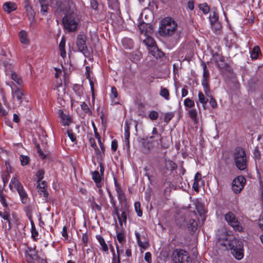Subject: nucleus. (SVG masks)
<instances>
[{"mask_svg":"<svg viewBox=\"0 0 263 263\" xmlns=\"http://www.w3.org/2000/svg\"><path fill=\"white\" fill-rule=\"evenodd\" d=\"M219 239L226 241L224 246H227L231 250L233 256L238 260H240L243 257V245L239 239L235 238L233 235L228 234L224 232L222 236Z\"/></svg>","mask_w":263,"mask_h":263,"instance_id":"1","label":"nucleus"},{"mask_svg":"<svg viewBox=\"0 0 263 263\" xmlns=\"http://www.w3.org/2000/svg\"><path fill=\"white\" fill-rule=\"evenodd\" d=\"M177 27V23L170 17L163 18L160 22L159 33L162 36H170L174 34Z\"/></svg>","mask_w":263,"mask_h":263,"instance_id":"2","label":"nucleus"},{"mask_svg":"<svg viewBox=\"0 0 263 263\" xmlns=\"http://www.w3.org/2000/svg\"><path fill=\"white\" fill-rule=\"evenodd\" d=\"M233 159L236 167L240 171H245L248 166V160L243 148L237 147L233 153Z\"/></svg>","mask_w":263,"mask_h":263,"instance_id":"3","label":"nucleus"},{"mask_svg":"<svg viewBox=\"0 0 263 263\" xmlns=\"http://www.w3.org/2000/svg\"><path fill=\"white\" fill-rule=\"evenodd\" d=\"M9 186L10 188L14 187L17 191L22 202L25 204L27 202L28 200V196L25 190L22 183L16 178L11 179Z\"/></svg>","mask_w":263,"mask_h":263,"instance_id":"4","label":"nucleus"},{"mask_svg":"<svg viewBox=\"0 0 263 263\" xmlns=\"http://www.w3.org/2000/svg\"><path fill=\"white\" fill-rule=\"evenodd\" d=\"M172 257L175 263H190L191 262L188 253L182 249L174 250Z\"/></svg>","mask_w":263,"mask_h":263,"instance_id":"5","label":"nucleus"},{"mask_svg":"<svg viewBox=\"0 0 263 263\" xmlns=\"http://www.w3.org/2000/svg\"><path fill=\"white\" fill-rule=\"evenodd\" d=\"M224 218L228 224L233 228L235 231L238 232H243L244 231V228L233 213L229 212L226 214Z\"/></svg>","mask_w":263,"mask_h":263,"instance_id":"6","label":"nucleus"},{"mask_svg":"<svg viewBox=\"0 0 263 263\" xmlns=\"http://www.w3.org/2000/svg\"><path fill=\"white\" fill-rule=\"evenodd\" d=\"M64 28L69 32H74L77 29L78 22L73 14H67L63 18Z\"/></svg>","mask_w":263,"mask_h":263,"instance_id":"7","label":"nucleus"},{"mask_svg":"<svg viewBox=\"0 0 263 263\" xmlns=\"http://www.w3.org/2000/svg\"><path fill=\"white\" fill-rule=\"evenodd\" d=\"M246 179L241 175L235 178L232 183V191L236 194L239 193L243 189Z\"/></svg>","mask_w":263,"mask_h":263,"instance_id":"8","label":"nucleus"},{"mask_svg":"<svg viewBox=\"0 0 263 263\" xmlns=\"http://www.w3.org/2000/svg\"><path fill=\"white\" fill-rule=\"evenodd\" d=\"M25 95V91L21 88H17L14 91L12 90V96L14 106L15 107L20 106Z\"/></svg>","mask_w":263,"mask_h":263,"instance_id":"9","label":"nucleus"},{"mask_svg":"<svg viewBox=\"0 0 263 263\" xmlns=\"http://www.w3.org/2000/svg\"><path fill=\"white\" fill-rule=\"evenodd\" d=\"M87 36L84 33H80L78 34L77 39L76 45L79 50L83 53L88 51V48L86 46V42Z\"/></svg>","mask_w":263,"mask_h":263,"instance_id":"10","label":"nucleus"},{"mask_svg":"<svg viewBox=\"0 0 263 263\" xmlns=\"http://www.w3.org/2000/svg\"><path fill=\"white\" fill-rule=\"evenodd\" d=\"M183 219V223L179 224V227L181 228H187L188 230L192 233H195L198 227V223L197 221L193 219H190L187 220L183 218H182Z\"/></svg>","mask_w":263,"mask_h":263,"instance_id":"11","label":"nucleus"},{"mask_svg":"<svg viewBox=\"0 0 263 263\" xmlns=\"http://www.w3.org/2000/svg\"><path fill=\"white\" fill-rule=\"evenodd\" d=\"M177 167V165L174 161L165 160L164 167L160 168L159 171L163 175H165L167 173V171H172L176 169Z\"/></svg>","mask_w":263,"mask_h":263,"instance_id":"12","label":"nucleus"},{"mask_svg":"<svg viewBox=\"0 0 263 263\" xmlns=\"http://www.w3.org/2000/svg\"><path fill=\"white\" fill-rule=\"evenodd\" d=\"M135 235L139 247L145 249L148 246L147 239L144 236H141L140 234L137 232H135Z\"/></svg>","mask_w":263,"mask_h":263,"instance_id":"13","label":"nucleus"},{"mask_svg":"<svg viewBox=\"0 0 263 263\" xmlns=\"http://www.w3.org/2000/svg\"><path fill=\"white\" fill-rule=\"evenodd\" d=\"M59 116L61 119V122L63 125L68 126L71 122V119L70 116L64 114V111L62 109H60L58 111Z\"/></svg>","mask_w":263,"mask_h":263,"instance_id":"14","label":"nucleus"},{"mask_svg":"<svg viewBox=\"0 0 263 263\" xmlns=\"http://www.w3.org/2000/svg\"><path fill=\"white\" fill-rule=\"evenodd\" d=\"M110 203L113 207V210L112 211V214H115L119 220V223L122 226V222L119 214V209L116 204V202L114 198L110 199Z\"/></svg>","mask_w":263,"mask_h":263,"instance_id":"15","label":"nucleus"},{"mask_svg":"<svg viewBox=\"0 0 263 263\" xmlns=\"http://www.w3.org/2000/svg\"><path fill=\"white\" fill-rule=\"evenodd\" d=\"M3 8L6 12L10 13L16 9V6L13 3L6 2L3 5Z\"/></svg>","mask_w":263,"mask_h":263,"instance_id":"16","label":"nucleus"},{"mask_svg":"<svg viewBox=\"0 0 263 263\" xmlns=\"http://www.w3.org/2000/svg\"><path fill=\"white\" fill-rule=\"evenodd\" d=\"M92 178L96 184L97 187H101V182L102 180V177L99 172L95 171L91 173Z\"/></svg>","mask_w":263,"mask_h":263,"instance_id":"17","label":"nucleus"},{"mask_svg":"<svg viewBox=\"0 0 263 263\" xmlns=\"http://www.w3.org/2000/svg\"><path fill=\"white\" fill-rule=\"evenodd\" d=\"M34 209V205L32 204H28L25 206L24 208V210L26 213V215L29 219V220L30 221V222L33 221L32 220V213Z\"/></svg>","mask_w":263,"mask_h":263,"instance_id":"18","label":"nucleus"},{"mask_svg":"<svg viewBox=\"0 0 263 263\" xmlns=\"http://www.w3.org/2000/svg\"><path fill=\"white\" fill-rule=\"evenodd\" d=\"M117 196L119 203L122 205L121 206H124V208L126 209L127 206H129V205L127 202L124 192L118 194Z\"/></svg>","mask_w":263,"mask_h":263,"instance_id":"19","label":"nucleus"},{"mask_svg":"<svg viewBox=\"0 0 263 263\" xmlns=\"http://www.w3.org/2000/svg\"><path fill=\"white\" fill-rule=\"evenodd\" d=\"M150 53L156 59H161L164 56V53L159 50L156 47H154L153 49L150 50Z\"/></svg>","mask_w":263,"mask_h":263,"instance_id":"20","label":"nucleus"},{"mask_svg":"<svg viewBox=\"0 0 263 263\" xmlns=\"http://www.w3.org/2000/svg\"><path fill=\"white\" fill-rule=\"evenodd\" d=\"M3 66L5 68V71L7 75H9L11 72H14L13 71V66L11 63H10L8 61H4L3 62Z\"/></svg>","mask_w":263,"mask_h":263,"instance_id":"21","label":"nucleus"},{"mask_svg":"<svg viewBox=\"0 0 263 263\" xmlns=\"http://www.w3.org/2000/svg\"><path fill=\"white\" fill-rule=\"evenodd\" d=\"M202 85L203 86L204 91L207 97H211L212 92L210 90L209 81L206 80H202Z\"/></svg>","mask_w":263,"mask_h":263,"instance_id":"22","label":"nucleus"},{"mask_svg":"<svg viewBox=\"0 0 263 263\" xmlns=\"http://www.w3.org/2000/svg\"><path fill=\"white\" fill-rule=\"evenodd\" d=\"M11 78L13 80L18 86H22L23 82L22 78L15 72H11L10 74Z\"/></svg>","mask_w":263,"mask_h":263,"instance_id":"23","label":"nucleus"},{"mask_svg":"<svg viewBox=\"0 0 263 263\" xmlns=\"http://www.w3.org/2000/svg\"><path fill=\"white\" fill-rule=\"evenodd\" d=\"M89 202L90 204V206L93 210L100 211L102 209L101 205L97 204L95 201L94 197H91L89 199Z\"/></svg>","mask_w":263,"mask_h":263,"instance_id":"24","label":"nucleus"},{"mask_svg":"<svg viewBox=\"0 0 263 263\" xmlns=\"http://www.w3.org/2000/svg\"><path fill=\"white\" fill-rule=\"evenodd\" d=\"M129 206H127V209H125L124 206H121L120 209V211L122 212L121 216L120 215L121 222L122 221L125 223L126 222L127 220V214L129 211Z\"/></svg>","mask_w":263,"mask_h":263,"instance_id":"25","label":"nucleus"},{"mask_svg":"<svg viewBox=\"0 0 263 263\" xmlns=\"http://www.w3.org/2000/svg\"><path fill=\"white\" fill-rule=\"evenodd\" d=\"M211 24L214 32L217 34H219L222 28L220 23L219 21H216L211 23Z\"/></svg>","mask_w":263,"mask_h":263,"instance_id":"26","label":"nucleus"},{"mask_svg":"<svg viewBox=\"0 0 263 263\" xmlns=\"http://www.w3.org/2000/svg\"><path fill=\"white\" fill-rule=\"evenodd\" d=\"M96 238L97 239L100 245L101 246L102 250L104 252H107L108 250V248L103 237L101 235H98L96 236Z\"/></svg>","mask_w":263,"mask_h":263,"instance_id":"27","label":"nucleus"},{"mask_svg":"<svg viewBox=\"0 0 263 263\" xmlns=\"http://www.w3.org/2000/svg\"><path fill=\"white\" fill-rule=\"evenodd\" d=\"M19 36L20 38V41L22 43L27 44L29 43V40L27 37V34L25 31H21L19 33Z\"/></svg>","mask_w":263,"mask_h":263,"instance_id":"28","label":"nucleus"},{"mask_svg":"<svg viewBox=\"0 0 263 263\" xmlns=\"http://www.w3.org/2000/svg\"><path fill=\"white\" fill-rule=\"evenodd\" d=\"M260 52L261 51L259 47L258 46H255L253 48V50L251 51V57L252 59L256 60L258 58V54L260 53Z\"/></svg>","mask_w":263,"mask_h":263,"instance_id":"29","label":"nucleus"},{"mask_svg":"<svg viewBox=\"0 0 263 263\" xmlns=\"http://www.w3.org/2000/svg\"><path fill=\"white\" fill-rule=\"evenodd\" d=\"M25 7L26 8L27 15L28 17L29 20L31 21H33L34 17V12L32 8L27 5H25Z\"/></svg>","mask_w":263,"mask_h":263,"instance_id":"30","label":"nucleus"},{"mask_svg":"<svg viewBox=\"0 0 263 263\" xmlns=\"http://www.w3.org/2000/svg\"><path fill=\"white\" fill-rule=\"evenodd\" d=\"M40 3L41 7V12L43 15H46L48 10L49 6L48 4H46L44 0H40Z\"/></svg>","mask_w":263,"mask_h":263,"instance_id":"31","label":"nucleus"},{"mask_svg":"<svg viewBox=\"0 0 263 263\" xmlns=\"http://www.w3.org/2000/svg\"><path fill=\"white\" fill-rule=\"evenodd\" d=\"M109 7L112 10H116L119 8L118 0H108Z\"/></svg>","mask_w":263,"mask_h":263,"instance_id":"32","label":"nucleus"},{"mask_svg":"<svg viewBox=\"0 0 263 263\" xmlns=\"http://www.w3.org/2000/svg\"><path fill=\"white\" fill-rule=\"evenodd\" d=\"M160 95L163 97L166 100L170 99V92L166 88H161Z\"/></svg>","mask_w":263,"mask_h":263,"instance_id":"33","label":"nucleus"},{"mask_svg":"<svg viewBox=\"0 0 263 263\" xmlns=\"http://www.w3.org/2000/svg\"><path fill=\"white\" fill-rule=\"evenodd\" d=\"M21 165L23 166L28 165L30 161V158L25 155H21L20 157Z\"/></svg>","mask_w":263,"mask_h":263,"instance_id":"34","label":"nucleus"},{"mask_svg":"<svg viewBox=\"0 0 263 263\" xmlns=\"http://www.w3.org/2000/svg\"><path fill=\"white\" fill-rule=\"evenodd\" d=\"M31 237H32V238L33 239V240L34 241H36L37 240L36 237L38 236L39 233L35 229V225H34L33 221H31Z\"/></svg>","mask_w":263,"mask_h":263,"instance_id":"35","label":"nucleus"},{"mask_svg":"<svg viewBox=\"0 0 263 263\" xmlns=\"http://www.w3.org/2000/svg\"><path fill=\"white\" fill-rule=\"evenodd\" d=\"M203 69V79L202 80H206V81H209V72L207 68L206 65L205 64L202 62V63L201 64Z\"/></svg>","mask_w":263,"mask_h":263,"instance_id":"36","label":"nucleus"},{"mask_svg":"<svg viewBox=\"0 0 263 263\" xmlns=\"http://www.w3.org/2000/svg\"><path fill=\"white\" fill-rule=\"evenodd\" d=\"M116 248H117V256L116 257L115 253H113L112 263H121L120 256V251L119 249L118 246L117 245Z\"/></svg>","mask_w":263,"mask_h":263,"instance_id":"37","label":"nucleus"},{"mask_svg":"<svg viewBox=\"0 0 263 263\" xmlns=\"http://www.w3.org/2000/svg\"><path fill=\"white\" fill-rule=\"evenodd\" d=\"M29 255L31 258V259L34 260L36 263H47L46 259L41 258L38 256H36L33 254H29Z\"/></svg>","mask_w":263,"mask_h":263,"instance_id":"38","label":"nucleus"},{"mask_svg":"<svg viewBox=\"0 0 263 263\" xmlns=\"http://www.w3.org/2000/svg\"><path fill=\"white\" fill-rule=\"evenodd\" d=\"M199 101L203 105L204 107L206 104L208 99H206L203 93L202 92H199L198 93Z\"/></svg>","mask_w":263,"mask_h":263,"instance_id":"39","label":"nucleus"},{"mask_svg":"<svg viewBox=\"0 0 263 263\" xmlns=\"http://www.w3.org/2000/svg\"><path fill=\"white\" fill-rule=\"evenodd\" d=\"M45 183L46 182L45 181H43L42 182V184L43 185V187H39V192H40V194L43 193V196L47 198L48 196V193L45 190V186H46Z\"/></svg>","mask_w":263,"mask_h":263,"instance_id":"40","label":"nucleus"},{"mask_svg":"<svg viewBox=\"0 0 263 263\" xmlns=\"http://www.w3.org/2000/svg\"><path fill=\"white\" fill-rule=\"evenodd\" d=\"M189 115L191 119L193 121H197V110L195 109H191L189 111Z\"/></svg>","mask_w":263,"mask_h":263,"instance_id":"41","label":"nucleus"},{"mask_svg":"<svg viewBox=\"0 0 263 263\" xmlns=\"http://www.w3.org/2000/svg\"><path fill=\"white\" fill-rule=\"evenodd\" d=\"M199 7L204 14H207L210 11V7L206 3L200 4Z\"/></svg>","mask_w":263,"mask_h":263,"instance_id":"42","label":"nucleus"},{"mask_svg":"<svg viewBox=\"0 0 263 263\" xmlns=\"http://www.w3.org/2000/svg\"><path fill=\"white\" fill-rule=\"evenodd\" d=\"M135 209L136 212L137 213V215L139 217H141L142 216V211L141 209V205L139 202H136L135 203Z\"/></svg>","mask_w":263,"mask_h":263,"instance_id":"43","label":"nucleus"},{"mask_svg":"<svg viewBox=\"0 0 263 263\" xmlns=\"http://www.w3.org/2000/svg\"><path fill=\"white\" fill-rule=\"evenodd\" d=\"M81 107L82 110H83L86 114L89 115L92 114L91 110L85 102H84L81 104Z\"/></svg>","mask_w":263,"mask_h":263,"instance_id":"44","label":"nucleus"},{"mask_svg":"<svg viewBox=\"0 0 263 263\" xmlns=\"http://www.w3.org/2000/svg\"><path fill=\"white\" fill-rule=\"evenodd\" d=\"M184 105L185 107L190 108L195 105V103L193 100L190 98H186L184 101Z\"/></svg>","mask_w":263,"mask_h":263,"instance_id":"45","label":"nucleus"},{"mask_svg":"<svg viewBox=\"0 0 263 263\" xmlns=\"http://www.w3.org/2000/svg\"><path fill=\"white\" fill-rule=\"evenodd\" d=\"M174 117V113L172 112H167L164 115V121L168 123Z\"/></svg>","mask_w":263,"mask_h":263,"instance_id":"46","label":"nucleus"},{"mask_svg":"<svg viewBox=\"0 0 263 263\" xmlns=\"http://www.w3.org/2000/svg\"><path fill=\"white\" fill-rule=\"evenodd\" d=\"M253 157L255 160H260L261 159V153L259 151L258 148L256 147L253 152Z\"/></svg>","mask_w":263,"mask_h":263,"instance_id":"47","label":"nucleus"},{"mask_svg":"<svg viewBox=\"0 0 263 263\" xmlns=\"http://www.w3.org/2000/svg\"><path fill=\"white\" fill-rule=\"evenodd\" d=\"M89 143L92 147H93L95 150L96 151V152L97 154H98L99 153V149L98 148L95 139L93 138H90L89 139Z\"/></svg>","mask_w":263,"mask_h":263,"instance_id":"48","label":"nucleus"},{"mask_svg":"<svg viewBox=\"0 0 263 263\" xmlns=\"http://www.w3.org/2000/svg\"><path fill=\"white\" fill-rule=\"evenodd\" d=\"M144 42L147 46L151 47L152 48H153L155 47L154 40L151 37H148L146 40H144Z\"/></svg>","mask_w":263,"mask_h":263,"instance_id":"49","label":"nucleus"},{"mask_svg":"<svg viewBox=\"0 0 263 263\" xmlns=\"http://www.w3.org/2000/svg\"><path fill=\"white\" fill-rule=\"evenodd\" d=\"M117 238L118 240V241L120 243H122L123 242H125V235L123 232H118L117 234Z\"/></svg>","mask_w":263,"mask_h":263,"instance_id":"50","label":"nucleus"},{"mask_svg":"<svg viewBox=\"0 0 263 263\" xmlns=\"http://www.w3.org/2000/svg\"><path fill=\"white\" fill-rule=\"evenodd\" d=\"M114 180L115 186L116 187V191L117 192V195L119 194L123 193L124 192L122 190L121 187L120 186L119 184L117 182V179L116 178H114Z\"/></svg>","mask_w":263,"mask_h":263,"instance_id":"51","label":"nucleus"},{"mask_svg":"<svg viewBox=\"0 0 263 263\" xmlns=\"http://www.w3.org/2000/svg\"><path fill=\"white\" fill-rule=\"evenodd\" d=\"M44 171L43 170H40L36 174L37 178V182H40L44 178Z\"/></svg>","mask_w":263,"mask_h":263,"instance_id":"52","label":"nucleus"},{"mask_svg":"<svg viewBox=\"0 0 263 263\" xmlns=\"http://www.w3.org/2000/svg\"><path fill=\"white\" fill-rule=\"evenodd\" d=\"M0 216L2 217L4 219L6 220L9 224H10V215L9 213L6 211L2 212L0 211Z\"/></svg>","mask_w":263,"mask_h":263,"instance_id":"53","label":"nucleus"},{"mask_svg":"<svg viewBox=\"0 0 263 263\" xmlns=\"http://www.w3.org/2000/svg\"><path fill=\"white\" fill-rule=\"evenodd\" d=\"M88 240H89V235L88 234V233H83L82 234V242H83L84 246L85 247H86L87 246V243L88 242Z\"/></svg>","mask_w":263,"mask_h":263,"instance_id":"54","label":"nucleus"},{"mask_svg":"<svg viewBox=\"0 0 263 263\" xmlns=\"http://www.w3.org/2000/svg\"><path fill=\"white\" fill-rule=\"evenodd\" d=\"M210 20L211 23L218 21V15L216 12H213L210 15Z\"/></svg>","mask_w":263,"mask_h":263,"instance_id":"55","label":"nucleus"},{"mask_svg":"<svg viewBox=\"0 0 263 263\" xmlns=\"http://www.w3.org/2000/svg\"><path fill=\"white\" fill-rule=\"evenodd\" d=\"M125 145L127 146V148H129V137H130V132H125Z\"/></svg>","mask_w":263,"mask_h":263,"instance_id":"56","label":"nucleus"},{"mask_svg":"<svg viewBox=\"0 0 263 263\" xmlns=\"http://www.w3.org/2000/svg\"><path fill=\"white\" fill-rule=\"evenodd\" d=\"M219 61L222 63H218V66L221 68H225L229 66V65L224 63V58L222 56L219 57Z\"/></svg>","mask_w":263,"mask_h":263,"instance_id":"57","label":"nucleus"},{"mask_svg":"<svg viewBox=\"0 0 263 263\" xmlns=\"http://www.w3.org/2000/svg\"><path fill=\"white\" fill-rule=\"evenodd\" d=\"M149 118L152 120H156L158 117V113L156 111H152L149 114Z\"/></svg>","mask_w":263,"mask_h":263,"instance_id":"58","label":"nucleus"},{"mask_svg":"<svg viewBox=\"0 0 263 263\" xmlns=\"http://www.w3.org/2000/svg\"><path fill=\"white\" fill-rule=\"evenodd\" d=\"M67 132L68 136L70 138L72 142L75 141L76 140V137L75 135H74V134L73 133L72 130L71 129H69L67 130Z\"/></svg>","mask_w":263,"mask_h":263,"instance_id":"59","label":"nucleus"},{"mask_svg":"<svg viewBox=\"0 0 263 263\" xmlns=\"http://www.w3.org/2000/svg\"><path fill=\"white\" fill-rule=\"evenodd\" d=\"M0 201L2 203V204L3 205V206L5 208H7L8 206V204L6 202V201L5 199L4 196L3 195L2 192L0 191Z\"/></svg>","mask_w":263,"mask_h":263,"instance_id":"60","label":"nucleus"},{"mask_svg":"<svg viewBox=\"0 0 263 263\" xmlns=\"http://www.w3.org/2000/svg\"><path fill=\"white\" fill-rule=\"evenodd\" d=\"M210 98V104L212 107L213 108H215L217 107V102L215 99L213 98L212 95H211V97H209Z\"/></svg>","mask_w":263,"mask_h":263,"instance_id":"61","label":"nucleus"},{"mask_svg":"<svg viewBox=\"0 0 263 263\" xmlns=\"http://www.w3.org/2000/svg\"><path fill=\"white\" fill-rule=\"evenodd\" d=\"M144 259L148 263L152 262V255L150 252H146L144 255Z\"/></svg>","mask_w":263,"mask_h":263,"instance_id":"62","label":"nucleus"},{"mask_svg":"<svg viewBox=\"0 0 263 263\" xmlns=\"http://www.w3.org/2000/svg\"><path fill=\"white\" fill-rule=\"evenodd\" d=\"M36 147L37 148V153L38 154H39V155L42 157V158L43 159H45L46 158V155L44 154V153L43 152V151H42L40 146V145L39 144H37L36 145Z\"/></svg>","mask_w":263,"mask_h":263,"instance_id":"63","label":"nucleus"},{"mask_svg":"<svg viewBox=\"0 0 263 263\" xmlns=\"http://www.w3.org/2000/svg\"><path fill=\"white\" fill-rule=\"evenodd\" d=\"M118 148V143L116 140H114L111 142V149L114 152H116Z\"/></svg>","mask_w":263,"mask_h":263,"instance_id":"64","label":"nucleus"}]
</instances>
